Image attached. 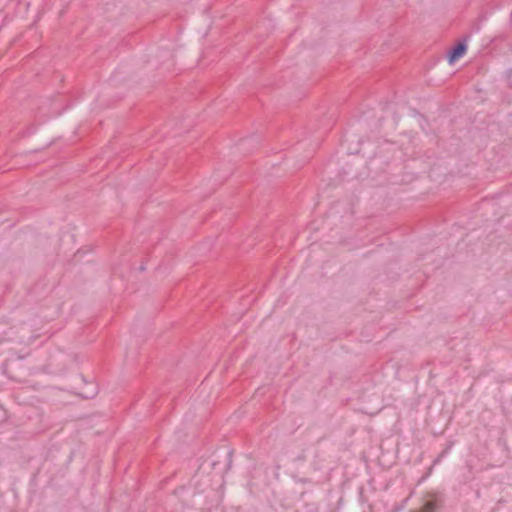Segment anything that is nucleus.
Masks as SVG:
<instances>
[{
  "mask_svg": "<svg viewBox=\"0 0 512 512\" xmlns=\"http://www.w3.org/2000/svg\"><path fill=\"white\" fill-rule=\"evenodd\" d=\"M467 49V46L464 42L458 43L454 46L448 53V61L449 63H453L459 57H461Z\"/></svg>",
  "mask_w": 512,
  "mask_h": 512,
  "instance_id": "1",
  "label": "nucleus"
},
{
  "mask_svg": "<svg viewBox=\"0 0 512 512\" xmlns=\"http://www.w3.org/2000/svg\"><path fill=\"white\" fill-rule=\"evenodd\" d=\"M436 509H437L436 502L428 501L427 503L424 504V506L420 510L414 511V512H434Z\"/></svg>",
  "mask_w": 512,
  "mask_h": 512,
  "instance_id": "2",
  "label": "nucleus"
}]
</instances>
